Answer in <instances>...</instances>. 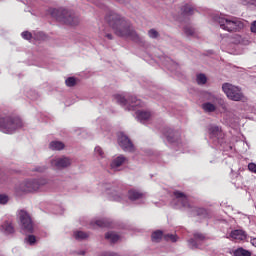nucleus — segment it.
Returning <instances> with one entry per match:
<instances>
[{
    "mask_svg": "<svg viewBox=\"0 0 256 256\" xmlns=\"http://www.w3.org/2000/svg\"><path fill=\"white\" fill-rule=\"evenodd\" d=\"M105 21L112 27L118 37H125L135 43H141V36L137 34L131 22L127 21L123 16L114 11H108L105 16Z\"/></svg>",
    "mask_w": 256,
    "mask_h": 256,
    "instance_id": "1",
    "label": "nucleus"
},
{
    "mask_svg": "<svg viewBox=\"0 0 256 256\" xmlns=\"http://www.w3.org/2000/svg\"><path fill=\"white\" fill-rule=\"evenodd\" d=\"M172 203L177 207H183L184 209H193L194 213H196L198 217H203L204 219L211 217V211L204 208H195L189 201V197H187L185 193L179 190L173 192Z\"/></svg>",
    "mask_w": 256,
    "mask_h": 256,
    "instance_id": "2",
    "label": "nucleus"
},
{
    "mask_svg": "<svg viewBox=\"0 0 256 256\" xmlns=\"http://www.w3.org/2000/svg\"><path fill=\"white\" fill-rule=\"evenodd\" d=\"M21 127H23L21 118L12 115H0V131L2 133H15Z\"/></svg>",
    "mask_w": 256,
    "mask_h": 256,
    "instance_id": "3",
    "label": "nucleus"
},
{
    "mask_svg": "<svg viewBox=\"0 0 256 256\" xmlns=\"http://www.w3.org/2000/svg\"><path fill=\"white\" fill-rule=\"evenodd\" d=\"M52 15L53 17H56L58 21H62V23L70 25L71 27H77V25L81 23V18H79V16L66 9H54Z\"/></svg>",
    "mask_w": 256,
    "mask_h": 256,
    "instance_id": "4",
    "label": "nucleus"
},
{
    "mask_svg": "<svg viewBox=\"0 0 256 256\" xmlns=\"http://www.w3.org/2000/svg\"><path fill=\"white\" fill-rule=\"evenodd\" d=\"M43 185H47L46 180H31L24 182L16 188V193L17 195H21L22 193H32V191H39Z\"/></svg>",
    "mask_w": 256,
    "mask_h": 256,
    "instance_id": "5",
    "label": "nucleus"
},
{
    "mask_svg": "<svg viewBox=\"0 0 256 256\" xmlns=\"http://www.w3.org/2000/svg\"><path fill=\"white\" fill-rule=\"evenodd\" d=\"M18 217L22 231H24V233H33L35 227L33 224V219L31 218V214L25 210H20Z\"/></svg>",
    "mask_w": 256,
    "mask_h": 256,
    "instance_id": "6",
    "label": "nucleus"
},
{
    "mask_svg": "<svg viewBox=\"0 0 256 256\" xmlns=\"http://www.w3.org/2000/svg\"><path fill=\"white\" fill-rule=\"evenodd\" d=\"M225 89L226 96L228 99H231V101H247V98L243 95L239 87L226 83Z\"/></svg>",
    "mask_w": 256,
    "mask_h": 256,
    "instance_id": "7",
    "label": "nucleus"
},
{
    "mask_svg": "<svg viewBox=\"0 0 256 256\" xmlns=\"http://www.w3.org/2000/svg\"><path fill=\"white\" fill-rule=\"evenodd\" d=\"M118 144L123 151L128 153H133L135 151V145H133L131 139H129V137L125 134H120L118 136Z\"/></svg>",
    "mask_w": 256,
    "mask_h": 256,
    "instance_id": "8",
    "label": "nucleus"
},
{
    "mask_svg": "<svg viewBox=\"0 0 256 256\" xmlns=\"http://www.w3.org/2000/svg\"><path fill=\"white\" fill-rule=\"evenodd\" d=\"M114 99L119 105H122V107H125V105H131V107H136V105H139V100H137V97L135 96H132L129 99H127L121 94H116L114 96Z\"/></svg>",
    "mask_w": 256,
    "mask_h": 256,
    "instance_id": "9",
    "label": "nucleus"
},
{
    "mask_svg": "<svg viewBox=\"0 0 256 256\" xmlns=\"http://www.w3.org/2000/svg\"><path fill=\"white\" fill-rule=\"evenodd\" d=\"M239 29H243V22L239 21L236 18H226L225 19V30L226 31H239Z\"/></svg>",
    "mask_w": 256,
    "mask_h": 256,
    "instance_id": "10",
    "label": "nucleus"
},
{
    "mask_svg": "<svg viewBox=\"0 0 256 256\" xmlns=\"http://www.w3.org/2000/svg\"><path fill=\"white\" fill-rule=\"evenodd\" d=\"M209 134L212 139H217L220 145H223V143H225V139L223 138L225 134H223L219 126H211L209 128Z\"/></svg>",
    "mask_w": 256,
    "mask_h": 256,
    "instance_id": "11",
    "label": "nucleus"
},
{
    "mask_svg": "<svg viewBox=\"0 0 256 256\" xmlns=\"http://www.w3.org/2000/svg\"><path fill=\"white\" fill-rule=\"evenodd\" d=\"M51 165L56 169H65L66 167H69L71 165V159L67 157L56 158L51 161Z\"/></svg>",
    "mask_w": 256,
    "mask_h": 256,
    "instance_id": "12",
    "label": "nucleus"
},
{
    "mask_svg": "<svg viewBox=\"0 0 256 256\" xmlns=\"http://www.w3.org/2000/svg\"><path fill=\"white\" fill-rule=\"evenodd\" d=\"M1 233H4V235H13L15 233V226H13V222L11 221H5L0 226Z\"/></svg>",
    "mask_w": 256,
    "mask_h": 256,
    "instance_id": "13",
    "label": "nucleus"
},
{
    "mask_svg": "<svg viewBox=\"0 0 256 256\" xmlns=\"http://www.w3.org/2000/svg\"><path fill=\"white\" fill-rule=\"evenodd\" d=\"M165 137L169 143H175V141H179L180 134L179 132L169 128L165 131Z\"/></svg>",
    "mask_w": 256,
    "mask_h": 256,
    "instance_id": "14",
    "label": "nucleus"
},
{
    "mask_svg": "<svg viewBox=\"0 0 256 256\" xmlns=\"http://www.w3.org/2000/svg\"><path fill=\"white\" fill-rule=\"evenodd\" d=\"M230 237L234 241H245L247 239V234L243 230H234L231 232Z\"/></svg>",
    "mask_w": 256,
    "mask_h": 256,
    "instance_id": "15",
    "label": "nucleus"
},
{
    "mask_svg": "<svg viewBox=\"0 0 256 256\" xmlns=\"http://www.w3.org/2000/svg\"><path fill=\"white\" fill-rule=\"evenodd\" d=\"M205 239L206 237L203 234L199 232L194 233V238L189 240L190 247L192 249H197L198 247L197 241H205Z\"/></svg>",
    "mask_w": 256,
    "mask_h": 256,
    "instance_id": "16",
    "label": "nucleus"
},
{
    "mask_svg": "<svg viewBox=\"0 0 256 256\" xmlns=\"http://www.w3.org/2000/svg\"><path fill=\"white\" fill-rule=\"evenodd\" d=\"M123 163H127V157L120 155L112 161L111 167L112 169H117V167H121Z\"/></svg>",
    "mask_w": 256,
    "mask_h": 256,
    "instance_id": "17",
    "label": "nucleus"
},
{
    "mask_svg": "<svg viewBox=\"0 0 256 256\" xmlns=\"http://www.w3.org/2000/svg\"><path fill=\"white\" fill-rule=\"evenodd\" d=\"M136 115L141 123H145V121H149V119H151V112L138 111L136 112Z\"/></svg>",
    "mask_w": 256,
    "mask_h": 256,
    "instance_id": "18",
    "label": "nucleus"
},
{
    "mask_svg": "<svg viewBox=\"0 0 256 256\" xmlns=\"http://www.w3.org/2000/svg\"><path fill=\"white\" fill-rule=\"evenodd\" d=\"M145 194L139 192L138 190H130L128 192V197L131 201H137V199H143Z\"/></svg>",
    "mask_w": 256,
    "mask_h": 256,
    "instance_id": "19",
    "label": "nucleus"
},
{
    "mask_svg": "<svg viewBox=\"0 0 256 256\" xmlns=\"http://www.w3.org/2000/svg\"><path fill=\"white\" fill-rule=\"evenodd\" d=\"M49 147L52 151H61L62 149H65V144L61 141H52Z\"/></svg>",
    "mask_w": 256,
    "mask_h": 256,
    "instance_id": "20",
    "label": "nucleus"
},
{
    "mask_svg": "<svg viewBox=\"0 0 256 256\" xmlns=\"http://www.w3.org/2000/svg\"><path fill=\"white\" fill-rule=\"evenodd\" d=\"M105 239L111 241V243H117V241L120 239V236L115 232H107L105 234Z\"/></svg>",
    "mask_w": 256,
    "mask_h": 256,
    "instance_id": "21",
    "label": "nucleus"
},
{
    "mask_svg": "<svg viewBox=\"0 0 256 256\" xmlns=\"http://www.w3.org/2000/svg\"><path fill=\"white\" fill-rule=\"evenodd\" d=\"M212 19L215 23H218L222 29H225V17L223 14H221V16L219 14H215Z\"/></svg>",
    "mask_w": 256,
    "mask_h": 256,
    "instance_id": "22",
    "label": "nucleus"
},
{
    "mask_svg": "<svg viewBox=\"0 0 256 256\" xmlns=\"http://www.w3.org/2000/svg\"><path fill=\"white\" fill-rule=\"evenodd\" d=\"M163 237H165V235H163V231L157 230L152 233L151 239L154 243H159Z\"/></svg>",
    "mask_w": 256,
    "mask_h": 256,
    "instance_id": "23",
    "label": "nucleus"
},
{
    "mask_svg": "<svg viewBox=\"0 0 256 256\" xmlns=\"http://www.w3.org/2000/svg\"><path fill=\"white\" fill-rule=\"evenodd\" d=\"M202 109L206 113H213V111H215L217 109V106H215V104H211L209 102H206V103L202 104Z\"/></svg>",
    "mask_w": 256,
    "mask_h": 256,
    "instance_id": "24",
    "label": "nucleus"
},
{
    "mask_svg": "<svg viewBox=\"0 0 256 256\" xmlns=\"http://www.w3.org/2000/svg\"><path fill=\"white\" fill-rule=\"evenodd\" d=\"M183 15H193L195 13V8L193 6L186 4L181 8Z\"/></svg>",
    "mask_w": 256,
    "mask_h": 256,
    "instance_id": "25",
    "label": "nucleus"
},
{
    "mask_svg": "<svg viewBox=\"0 0 256 256\" xmlns=\"http://www.w3.org/2000/svg\"><path fill=\"white\" fill-rule=\"evenodd\" d=\"M234 256H251V252L243 248H238L237 250L234 251Z\"/></svg>",
    "mask_w": 256,
    "mask_h": 256,
    "instance_id": "26",
    "label": "nucleus"
},
{
    "mask_svg": "<svg viewBox=\"0 0 256 256\" xmlns=\"http://www.w3.org/2000/svg\"><path fill=\"white\" fill-rule=\"evenodd\" d=\"M196 81L198 85H205L207 83V76L205 74H199L197 75Z\"/></svg>",
    "mask_w": 256,
    "mask_h": 256,
    "instance_id": "27",
    "label": "nucleus"
},
{
    "mask_svg": "<svg viewBox=\"0 0 256 256\" xmlns=\"http://www.w3.org/2000/svg\"><path fill=\"white\" fill-rule=\"evenodd\" d=\"M75 239L81 240V239H87L89 237V234L83 232V231H77L74 233Z\"/></svg>",
    "mask_w": 256,
    "mask_h": 256,
    "instance_id": "28",
    "label": "nucleus"
},
{
    "mask_svg": "<svg viewBox=\"0 0 256 256\" xmlns=\"http://www.w3.org/2000/svg\"><path fill=\"white\" fill-rule=\"evenodd\" d=\"M65 84L67 85V87H75L77 85V80L75 79V77H69L68 79H66Z\"/></svg>",
    "mask_w": 256,
    "mask_h": 256,
    "instance_id": "29",
    "label": "nucleus"
},
{
    "mask_svg": "<svg viewBox=\"0 0 256 256\" xmlns=\"http://www.w3.org/2000/svg\"><path fill=\"white\" fill-rule=\"evenodd\" d=\"M148 36L150 39H159V32L152 28L148 31Z\"/></svg>",
    "mask_w": 256,
    "mask_h": 256,
    "instance_id": "30",
    "label": "nucleus"
},
{
    "mask_svg": "<svg viewBox=\"0 0 256 256\" xmlns=\"http://www.w3.org/2000/svg\"><path fill=\"white\" fill-rule=\"evenodd\" d=\"M164 239H165V241H172V243H176L177 235H175V234H165Z\"/></svg>",
    "mask_w": 256,
    "mask_h": 256,
    "instance_id": "31",
    "label": "nucleus"
},
{
    "mask_svg": "<svg viewBox=\"0 0 256 256\" xmlns=\"http://www.w3.org/2000/svg\"><path fill=\"white\" fill-rule=\"evenodd\" d=\"M25 241L26 243H29V245H35V243L37 242V238L35 237V235H29L28 237H26Z\"/></svg>",
    "mask_w": 256,
    "mask_h": 256,
    "instance_id": "32",
    "label": "nucleus"
},
{
    "mask_svg": "<svg viewBox=\"0 0 256 256\" xmlns=\"http://www.w3.org/2000/svg\"><path fill=\"white\" fill-rule=\"evenodd\" d=\"M22 37L23 39H26V41H31V39H33V34H31V32L29 31H24L22 32Z\"/></svg>",
    "mask_w": 256,
    "mask_h": 256,
    "instance_id": "33",
    "label": "nucleus"
},
{
    "mask_svg": "<svg viewBox=\"0 0 256 256\" xmlns=\"http://www.w3.org/2000/svg\"><path fill=\"white\" fill-rule=\"evenodd\" d=\"M184 33L188 36L191 37V35H195V29L192 27H185L184 28Z\"/></svg>",
    "mask_w": 256,
    "mask_h": 256,
    "instance_id": "34",
    "label": "nucleus"
},
{
    "mask_svg": "<svg viewBox=\"0 0 256 256\" xmlns=\"http://www.w3.org/2000/svg\"><path fill=\"white\" fill-rule=\"evenodd\" d=\"M96 225H98V227H109V222L106 220H97Z\"/></svg>",
    "mask_w": 256,
    "mask_h": 256,
    "instance_id": "35",
    "label": "nucleus"
},
{
    "mask_svg": "<svg viewBox=\"0 0 256 256\" xmlns=\"http://www.w3.org/2000/svg\"><path fill=\"white\" fill-rule=\"evenodd\" d=\"M206 99H208V101H212V103H217V98L211 93L206 94Z\"/></svg>",
    "mask_w": 256,
    "mask_h": 256,
    "instance_id": "36",
    "label": "nucleus"
},
{
    "mask_svg": "<svg viewBox=\"0 0 256 256\" xmlns=\"http://www.w3.org/2000/svg\"><path fill=\"white\" fill-rule=\"evenodd\" d=\"M7 201H9V197H7V195L0 194V204L5 205Z\"/></svg>",
    "mask_w": 256,
    "mask_h": 256,
    "instance_id": "37",
    "label": "nucleus"
},
{
    "mask_svg": "<svg viewBox=\"0 0 256 256\" xmlns=\"http://www.w3.org/2000/svg\"><path fill=\"white\" fill-rule=\"evenodd\" d=\"M95 153L96 155H99V157H103V155H105V153L103 152V149L99 146L95 148Z\"/></svg>",
    "mask_w": 256,
    "mask_h": 256,
    "instance_id": "38",
    "label": "nucleus"
},
{
    "mask_svg": "<svg viewBox=\"0 0 256 256\" xmlns=\"http://www.w3.org/2000/svg\"><path fill=\"white\" fill-rule=\"evenodd\" d=\"M242 5H256V0H242Z\"/></svg>",
    "mask_w": 256,
    "mask_h": 256,
    "instance_id": "39",
    "label": "nucleus"
},
{
    "mask_svg": "<svg viewBox=\"0 0 256 256\" xmlns=\"http://www.w3.org/2000/svg\"><path fill=\"white\" fill-rule=\"evenodd\" d=\"M250 31L251 33H256V20L251 23Z\"/></svg>",
    "mask_w": 256,
    "mask_h": 256,
    "instance_id": "40",
    "label": "nucleus"
},
{
    "mask_svg": "<svg viewBox=\"0 0 256 256\" xmlns=\"http://www.w3.org/2000/svg\"><path fill=\"white\" fill-rule=\"evenodd\" d=\"M104 256H119L117 253H113V252H106L104 254Z\"/></svg>",
    "mask_w": 256,
    "mask_h": 256,
    "instance_id": "41",
    "label": "nucleus"
},
{
    "mask_svg": "<svg viewBox=\"0 0 256 256\" xmlns=\"http://www.w3.org/2000/svg\"><path fill=\"white\" fill-rule=\"evenodd\" d=\"M251 244H252L254 247H256V238H252V239H251Z\"/></svg>",
    "mask_w": 256,
    "mask_h": 256,
    "instance_id": "42",
    "label": "nucleus"
},
{
    "mask_svg": "<svg viewBox=\"0 0 256 256\" xmlns=\"http://www.w3.org/2000/svg\"><path fill=\"white\" fill-rule=\"evenodd\" d=\"M107 39H109L110 41L113 39V35L112 34H106Z\"/></svg>",
    "mask_w": 256,
    "mask_h": 256,
    "instance_id": "43",
    "label": "nucleus"
},
{
    "mask_svg": "<svg viewBox=\"0 0 256 256\" xmlns=\"http://www.w3.org/2000/svg\"><path fill=\"white\" fill-rule=\"evenodd\" d=\"M222 91H225V84H222Z\"/></svg>",
    "mask_w": 256,
    "mask_h": 256,
    "instance_id": "44",
    "label": "nucleus"
},
{
    "mask_svg": "<svg viewBox=\"0 0 256 256\" xmlns=\"http://www.w3.org/2000/svg\"><path fill=\"white\" fill-rule=\"evenodd\" d=\"M79 255H85V251L80 252Z\"/></svg>",
    "mask_w": 256,
    "mask_h": 256,
    "instance_id": "45",
    "label": "nucleus"
},
{
    "mask_svg": "<svg viewBox=\"0 0 256 256\" xmlns=\"http://www.w3.org/2000/svg\"><path fill=\"white\" fill-rule=\"evenodd\" d=\"M116 1H118L119 3H121V1H123V0H116Z\"/></svg>",
    "mask_w": 256,
    "mask_h": 256,
    "instance_id": "46",
    "label": "nucleus"
}]
</instances>
